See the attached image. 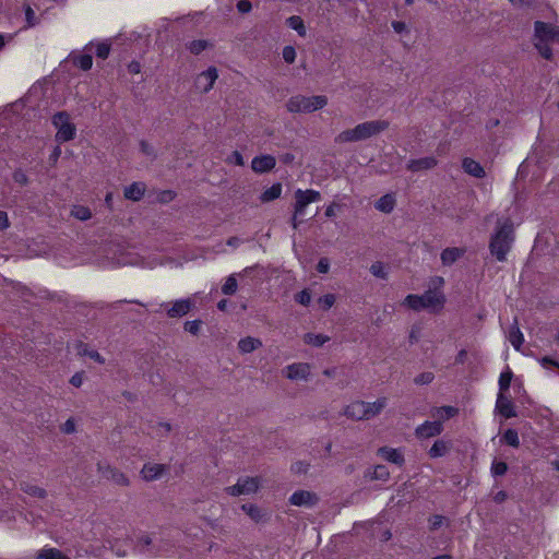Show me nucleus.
<instances>
[{
  "label": "nucleus",
  "instance_id": "9",
  "mask_svg": "<svg viewBox=\"0 0 559 559\" xmlns=\"http://www.w3.org/2000/svg\"><path fill=\"white\" fill-rule=\"evenodd\" d=\"M259 478L258 477H243L239 478L237 484L234 486H229L226 488V491L230 496H241V495H250L258 490L259 488Z\"/></svg>",
  "mask_w": 559,
  "mask_h": 559
},
{
  "label": "nucleus",
  "instance_id": "56",
  "mask_svg": "<svg viewBox=\"0 0 559 559\" xmlns=\"http://www.w3.org/2000/svg\"><path fill=\"white\" fill-rule=\"evenodd\" d=\"M229 162L234 163L238 166H243V164H245L243 157L238 151H234L231 153V155L229 156Z\"/></svg>",
  "mask_w": 559,
  "mask_h": 559
},
{
  "label": "nucleus",
  "instance_id": "42",
  "mask_svg": "<svg viewBox=\"0 0 559 559\" xmlns=\"http://www.w3.org/2000/svg\"><path fill=\"white\" fill-rule=\"evenodd\" d=\"M241 509L255 522H259L263 516L260 508H258L254 504H251V503L242 504Z\"/></svg>",
  "mask_w": 559,
  "mask_h": 559
},
{
  "label": "nucleus",
  "instance_id": "2",
  "mask_svg": "<svg viewBox=\"0 0 559 559\" xmlns=\"http://www.w3.org/2000/svg\"><path fill=\"white\" fill-rule=\"evenodd\" d=\"M514 241V229L512 222L507 218L498 222L495 234L489 242L490 253L500 262L507 260V254L511 250Z\"/></svg>",
  "mask_w": 559,
  "mask_h": 559
},
{
  "label": "nucleus",
  "instance_id": "19",
  "mask_svg": "<svg viewBox=\"0 0 559 559\" xmlns=\"http://www.w3.org/2000/svg\"><path fill=\"white\" fill-rule=\"evenodd\" d=\"M165 471L166 466L163 464L147 463L141 469V476L146 481H153L160 478Z\"/></svg>",
  "mask_w": 559,
  "mask_h": 559
},
{
  "label": "nucleus",
  "instance_id": "24",
  "mask_svg": "<svg viewBox=\"0 0 559 559\" xmlns=\"http://www.w3.org/2000/svg\"><path fill=\"white\" fill-rule=\"evenodd\" d=\"M465 253L464 249L452 247L445 248L440 255L443 265L450 266L455 263Z\"/></svg>",
  "mask_w": 559,
  "mask_h": 559
},
{
  "label": "nucleus",
  "instance_id": "53",
  "mask_svg": "<svg viewBox=\"0 0 559 559\" xmlns=\"http://www.w3.org/2000/svg\"><path fill=\"white\" fill-rule=\"evenodd\" d=\"M508 471V465L504 462H493L491 472L496 476H502Z\"/></svg>",
  "mask_w": 559,
  "mask_h": 559
},
{
  "label": "nucleus",
  "instance_id": "31",
  "mask_svg": "<svg viewBox=\"0 0 559 559\" xmlns=\"http://www.w3.org/2000/svg\"><path fill=\"white\" fill-rule=\"evenodd\" d=\"M34 559H71L64 555L61 550L53 547H45L39 550Z\"/></svg>",
  "mask_w": 559,
  "mask_h": 559
},
{
  "label": "nucleus",
  "instance_id": "17",
  "mask_svg": "<svg viewBox=\"0 0 559 559\" xmlns=\"http://www.w3.org/2000/svg\"><path fill=\"white\" fill-rule=\"evenodd\" d=\"M496 411L504 418L516 416L515 406L503 393H499L496 402Z\"/></svg>",
  "mask_w": 559,
  "mask_h": 559
},
{
  "label": "nucleus",
  "instance_id": "15",
  "mask_svg": "<svg viewBox=\"0 0 559 559\" xmlns=\"http://www.w3.org/2000/svg\"><path fill=\"white\" fill-rule=\"evenodd\" d=\"M275 157L269 154L255 156L251 162V168L257 174L269 173L275 167Z\"/></svg>",
  "mask_w": 559,
  "mask_h": 559
},
{
  "label": "nucleus",
  "instance_id": "13",
  "mask_svg": "<svg viewBox=\"0 0 559 559\" xmlns=\"http://www.w3.org/2000/svg\"><path fill=\"white\" fill-rule=\"evenodd\" d=\"M160 307L166 310V313L169 318H181L191 310L193 302L191 299L187 298L176 300L171 305L163 304Z\"/></svg>",
  "mask_w": 559,
  "mask_h": 559
},
{
  "label": "nucleus",
  "instance_id": "11",
  "mask_svg": "<svg viewBox=\"0 0 559 559\" xmlns=\"http://www.w3.org/2000/svg\"><path fill=\"white\" fill-rule=\"evenodd\" d=\"M131 550L146 556H156L158 551L152 544V539L146 534H139L135 539L131 538Z\"/></svg>",
  "mask_w": 559,
  "mask_h": 559
},
{
  "label": "nucleus",
  "instance_id": "64",
  "mask_svg": "<svg viewBox=\"0 0 559 559\" xmlns=\"http://www.w3.org/2000/svg\"><path fill=\"white\" fill-rule=\"evenodd\" d=\"M295 159L294 154L292 153H284L280 156V160L284 164H292Z\"/></svg>",
  "mask_w": 559,
  "mask_h": 559
},
{
  "label": "nucleus",
  "instance_id": "37",
  "mask_svg": "<svg viewBox=\"0 0 559 559\" xmlns=\"http://www.w3.org/2000/svg\"><path fill=\"white\" fill-rule=\"evenodd\" d=\"M212 45L209 40H205V39H195V40H192L190 41L188 45H187V49L198 56L200 55L201 52H203L204 50H206L207 48H210Z\"/></svg>",
  "mask_w": 559,
  "mask_h": 559
},
{
  "label": "nucleus",
  "instance_id": "6",
  "mask_svg": "<svg viewBox=\"0 0 559 559\" xmlns=\"http://www.w3.org/2000/svg\"><path fill=\"white\" fill-rule=\"evenodd\" d=\"M321 200V193L317 190L307 189L301 190L297 189L295 191V204H294V216H293V227L296 229L300 222H298V217L304 216L306 207L310 203L319 202Z\"/></svg>",
  "mask_w": 559,
  "mask_h": 559
},
{
  "label": "nucleus",
  "instance_id": "30",
  "mask_svg": "<svg viewBox=\"0 0 559 559\" xmlns=\"http://www.w3.org/2000/svg\"><path fill=\"white\" fill-rule=\"evenodd\" d=\"M145 192V185L142 182H133L124 189V198L131 201H139Z\"/></svg>",
  "mask_w": 559,
  "mask_h": 559
},
{
  "label": "nucleus",
  "instance_id": "25",
  "mask_svg": "<svg viewBox=\"0 0 559 559\" xmlns=\"http://www.w3.org/2000/svg\"><path fill=\"white\" fill-rule=\"evenodd\" d=\"M459 414V408L454 406H441L433 407L430 411L431 417L436 418V420H440L443 423L447 419L453 418Z\"/></svg>",
  "mask_w": 559,
  "mask_h": 559
},
{
  "label": "nucleus",
  "instance_id": "27",
  "mask_svg": "<svg viewBox=\"0 0 559 559\" xmlns=\"http://www.w3.org/2000/svg\"><path fill=\"white\" fill-rule=\"evenodd\" d=\"M388 404L386 397H379L377 401L365 402L366 420L379 415Z\"/></svg>",
  "mask_w": 559,
  "mask_h": 559
},
{
  "label": "nucleus",
  "instance_id": "8",
  "mask_svg": "<svg viewBox=\"0 0 559 559\" xmlns=\"http://www.w3.org/2000/svg\"><path fill=\"white\" fill-rule=\"evenodd\" d=\"M97 472L103 478L110 480L118 486L126 487L130 484L126 474L107 463L99 462L97 464Z\"/></svg>",
  "mask_w": 559,
  "mask_h": 559
},
{
  "label": "nucleus",
  "instance_id": "58",
  "mask_svg": "<svg viewBox=\"0 0 559 559\" xmlns=\"http://www.w3.org/2000/svg\"><path fill=\"white\" fill-rule=\"evenodd\" d=\"M13 178L15 182L20 185H26L27 183V176L22 170H16L13 175Z\"/></svg>",
  "mask_w": 559,
  "mask_h": 559
},
{
  "label": "nucleus",
  "instance_id": "46",
  "mask_svg": "<svg viewBox=\"0 0 559 559\" xmlns=\"http://www.w3.org/2000/svg\"><path fill=\"white\" fill-rule=\"evenodd\" d=\"M95 53L100 59H106L109 56L110 52V44L108 41H100L96 45Z\"/></svg>",
  "mask_w": 559,
  "mask_h": 559
},
{
  "label": "nucleus",
  "instance_id": "29",
  "mask_svg": "<svg viewBox=\"0 0 559 559\" xmlns=\"http://www.w3.org/2000/svg\"><path fill=\"white\" fill-rule=\"evenodd\" d=\"M110 548L118 557H124L132 551L131 538H117L114 542H110Z\"/></svg>",
  "mask_w": 559,
  "mask_h": 559
},
{
  "label": "nucleus",
  "instance_id": "47",
  "mask_svg": "<svg viewBox=\"0 0 559 559\" xmlns=\"http://www.w3.org/2000/svg\"><path fill=\"white\" fill-rule=\"evenodd\" d=\"M335 295L333 294H326L319 298L318 302L319 305L324 309L328 310L333 307L335 304Z\"/></svg>",
  "mask_w": 559,
  "mask_h": 559
},
{
  "label": "nucleus",
  "instance_id": "33",
  "mask_svg": "<svg viewBox=\"0 0 559 559\" xmlns=\"http://www.w3.org/2000/svg\"><path fill=\"white\" fill-rule=\"evenodd\" d=\"M71 58L73 64L83 71L90 70L93 66V59L90 53L71 56Z\"/></svg>",
  "mask_w": 559,
  "mask_h": 559
},
{
  "label": "nucleus",
  "instance_id": "12",
  "mask_svg": "<svg viewBox=\"0 0 559 559\" xmlns=\"http://www.w3.org/2000/svg\"><path fill=\"white\" fill-rule=\"evenodd\" d=\"M218 78V71L215 67H210L201 72L195 80V86L202 93H209Z\"/></svg>",
  "mask_w": 559,
  "mask_h": 559
},
{
  "label": "nucleus",
  "instance_id": "55",
  "mask_svg": "<svg viewBox=\"0 0 559 559\" xmlns=\"http://www.w3.org/2000/svg\"><path fill=\"white\" fill-rule=\"evenodd\" d=\"M330 270V261L328 258H321L317 264V271L319 273H328Z\"/></svg>",
  "mask_w": 559,
  "mask_h": 559
},
{
  "label": "nucleus",
  "instance_id": "16",
  "mask_svg": "<svg viewBox=\"0 0 559 559\" xmlns=\"http://www.w3.org/2000/svg\"><path fill=\"white\" fill-rule=\"evenodd\" d=\"M289 502L297 507H312L318 502V497L313 492L298 490L290 496Z\"/></svg>",
  "mask_w": 559,
  "mask_h": 559
},
{
  "label": "nucleus",
  "instance_id": "44",
  "mask_svg": "<svg viewBox=\"0 0 559 559\" xmlns=\"http://www.w3.org/2000/svg\"><path fill=\"white\" fill-rule=\"evenodd\" d=\"M370 273L378 278L386 280L388 272L385 271V266L382 262H374L370 266Z\"/></svg>",
  "mask_w": 559,
  "mask_h": 559
},
{
  "label": "nucleus",
  "instance_id": "5",
  "mask_svg": "<svg viewBox=\"0 0 559 559\" xmlns=\"http://www.w3.org/2000/svg\"><path fill=\"white\" fill-rule=\"evenodd\" d=\"M328 102L329 99L325 95H295L287 100L286 108L289 112L294 114H310L324 108Z\"/></svg>",
  "mask_w": 559,
  "mask_h": 559
},
{
  "label": "nucleus",
  "instance_id": "35",
  "mask_svg": "<svg viewBox=\"0 0 559 559\" xmlns=\"http://www.w3.org/2000/svg\"><path fill=\"white\" fill-rule=\"evenodd\" d=\"M21 490L24 491L25 493L32 496V497H36V498H40V499H44L46 498L47 496V492L44 488L41 487H38L36 485H33V484H29V483H21Z\"/></svg>",
  "mask_w": 559,
  "mask_h": 559
},
{
  "label": "nucleus",
  "instance_id": "10",
  "mask_svg": "<svg viewBox=\"0 0 559 559\" xmlns=\"http://www.w3.org/2000/svg\"><path fill=\"white\" fill-rule=\"evenodd\" d=\"M443 424L440 420L425 421L415 429V437L419 440L429 439L441 435Z\"/></svg>",
  "mask_w": 559,
  "mask_h": 559
},
{
  "label": "nucleus",
  "instance_id": "23",
  "mask_svg": "<svg viewBox=\"0 0 559 559\" xmlns=\"http://www.w3.org/2000/svg\"><path fill=\"white\" fill-rule=\"evenodd\" d=\"M462 168L466 174L475 178H484L486 175L484 167L478 162L469 157H465L463 159Z\"/></svg>",
  "mask_w": 559,
  "mask_h": 559
},
{
  "label": "nucleus",
  "instance_id": "26",
  "mask_svg": "<svg viewBox=\"0 0 559 559\" xmlns=\"http://www.w3.org/2000/svg\"><path fill=\"white\" fill-rule=\"evenodd\" d=\"M451 441L438 439L435 441L432 447L429 449L428 454L431 459L442 457L451 450Z\"/></svg>",
  "mask_w": 559,
  "mask_h": 559
},
{
  "label": "nucleus",
  "instance_id": "1",
  "mask_svg": "<svg viewBox=\"0 0 559 559\" xmlns=\"http://www.w3.org/2000/svg\"><path fill=\"white\" fill-rule=\"evenodd\" d=\"M386 120H370L358 123L352 129H346L335 136V143L344 144L368 140L380 134L389 128Z\"/></svg>",
  "mask_w": 559,
  "mask_h": 559
},
{
  "label": "nucleus",
  "instance_id": "39",
  "mask_svg": "<svg viewBox=\"0 0 559 559\" xmlns=\"http://www.w3.org/2000/svg\"><path fill=\"white\" fill-rule=\"evenodd\" d=\"M512 377H513V373L509 368L506 371L500 373L499 381H498L500 393H503L509 390L511 381H512Z\"/></svg>",
  "mask_w": 559,
  "mask_h": 559
},
{
  "label": "nucleus",
  "instance_id": "18",
  "mask_svg": "<svg viewBox=\"0 0 559 559\" xmlns=\"http://www.w3.org/2000/svg\"><path fill=\"white\" fill-rule=\"evenodd\" d=\"M378 455H380L386 462L395 464L400 467L405 463L404 454L400 449L382 447L378 450Z\"/></svg>",
  "mask_w": 559,
  "mask_h": 559
},
{
  "label": "nucleus",
  "instance_id": "43",
  "mask_svg": "<svg viewBox=\"0 0 559 559\" xmlns=\"http://www.w3.org/2000/svg\"><path fill=\"white\" fill-rule=\"evenodd\" d=\"M238 284L235 275H229L224 285L222 286V293L224 295H234L237 290Z\"/></svg>",
  "mask_w": 559,
  "mask_h": 559
},
{
  "label": "nucleus",
  "instance_id": "60",
  "mask_svg": "<svg viewBox=\"0 0 559 559\" xmlns=\"http://www.w3.org/2000/svg\"><path fill=\"white\" fill-rule=\"evenodd\" d=\"M141 151L148 156H154L153 146L144 141L141 142Z\"/></svg>",
  "mask_w": 559,
  "mask_h": 559
},
{
  "label": "nucleus",
  "instance_id": "51",
  "mask_svg": "<svg viewBox=\"0 0 559 559\" xmlns=\"http://www.w3.org/2000/svg\"><path fill=\"white\" fill-rule=\"evenodd\" d=\"M201 323L202 322L200 320L187 321L185 323V330L193 335H197L200 332Z\"/></svg>",
  "mask_w": 559,
  "mask_h": 559
},
{
  "label": "nucleus",
  "instance_id": "49",
  "mask_svg": "<svg viewBox=\"0 0 559 559\" xmlns=\"http://www.w3.org/2000/svg\"><path fill=\"white\" fill-rule=\"evenodd\" d=\"M295 300L302 306H308L311 301V295L308 289H304L295 296Z\"/></svg>",
  "mask_w": 559,
  "mask_h": 559
},
{
  "label": "nucleus",
  "instance_id": "40",
  "mask_svg": "<svg viewBox=\"0 0 559 559\" xmlns=\"http://www.w3.org/2000/svg\"><path fill=\"white\" fill-rule=\"evenodd\" d=\"M71 215L80 221H87L92 217V212L86 206L75 205L71 210Z\"/></svg>",
  "mask_w": 559,
  "mask_h": 559
},
{
  "label": "nucleus",
  "instance_id": "45",
  "mask_svg": "<svg viewBox=\"0 0 559 559\" xmlns=\"http://www.w3.org/2000/svg\"><path fill=\"white\" fill-rule=\"evenodd\" d=\"M371 477H372V479H378V480L385 481L390 477V472L386 468V466H384V465H377L373 468V473H372Z\"/></svg>",
  "mask_w": 559,
  "mask_h": 559
},
{
  "label": "nucleus",
  "instance_id": "34",
  "mask_svg": "<svg viewBox=\"0 0 559 559\" xmlns=\"http://www.w3.org/2000/svg\"><path fill=\"white\" fill-rule=\"evenodd\" d=\"M282 194V185L281 183H274L272 187L266 189L262 192L260 200L262 202H271L273 200H276Z\"/></svg>",
  "mask_w": 559,
  "mask_h": 559
},
{
  "label": "nucleus",
  "instance_id": "20",
  "mask_svg": "<svg viewBox=\"0 0 559 559\" xmlns=\"http://www.w3.org/2000/svg\"><path fill=\"white\" fill-rule=\"evenodd\" d=\"M438 164L437 159L432 156L421 157L417 159L408 160L406 167L409 171L418 173L421 170H428L436 167Z\"/></svg>",
  "mask_w": 559,
  "mask_h": 559
},
{
  "label": "nucleus",
  "instance_id": "48",
  "mask_svg": "<svg viewBox=\"0 0 559 559\" xmlns=\"http://www.w3.org/2000/svg\"><path fill=\"white\" fill-rule=\"evenodd\" d=\"M435 379V376L432 372H423L420 374H418L417 377H415L414 379V382L418 385H425V384H429L433 381Z\"/></svg>",
  "mask_w": 559,
  "mask_h": 559
},
{
  "label": "nucleus",
  "instance_id": "32",
  "mask_svg": "<svg viewBox=\"0 0 559 559\" xmlns=\"http://www.w3.org/2000/svg\"><path fill=\"white\" fill-rule=\"evenodd\" d=\"M376 209L383 213H391L395 206V198L392 194H385L376 202Z\"/></svg>",
  "mask_w": 559,
  "mask_h": 559
},
{
  "label": "nucleus",
  "instance_id": "36",
  "mask_svg": "<svg viewBox=\"0 0 559 559\" xmlns=\"http://www.w3.org/2000/svg\"><path fill=\"white\" fill-rule=\"evenodd\" d=\"M329 341L330 337L323 334L307 333L304 336V342L314 347H320Z\"/></svg>",
  "mask_w": 559,
  "mask_h": 559
},
{
  "label": "nucleus",
  "instance_id": "22",
  "mask_svg": "<svg viewBox=\"0 0 559 559\" xmlns=\"http://www.w3.org/2000/svg\"><path fill=\"white\" fill-rule=\"evenodd\" d=\"M507 337L511 345L514 347V349L520 350L521 346L524 343V335L519 328L516 318H514L513 323L509 328Z\"/></svg>",
  "mask_w": 559,
  "mask_h": 559
},
{
  "label": "nucleus",
  "instance_id": "54",
  "mask_svg": "<svg viewBox=\"0 0 559 559\" xmlns=\"http://www.w3.org/2000/svg\"><path fill=\"white\" fill-rule=\"evenodd\" d=\"M237 10L242 14L249 13L252 10V4L249 0H239L237 3Z\"/></svg>",
  "mask_w": 559,
  "mask_h": 559
},
{
  "label": "nucleus",
  "instance_id": "52",
  "mask_svg": "<svg viewBox=\"0 0 559 559\" xmlns=\"http://www.w3.org/2000/svg\"><path fill=\"white\" fill-rule=\"evenodd\" d=\"M25 19H26L27 27H33L37 24L36 14L29 5L25 7Z\"/></svg>",
  "mask_w": 559,
  "mask_h": 559
},
{
  "label": "nucleus",
  "instance_id": "57",
  "mask_svg": "<svg viewBox=\"0 0 559 559\" xmlns=\"http://www.w3.org/2000/svg\"><path fill=\"white\" fill-rule=\"evenodd\" d=\"M70 383L75 388H80L83 383V372L74 373L70 379Z\"/></svg>",
  "mask_w": 559,
  "mask_h": 559
},
{
  "label": "nucleus",
  "instance_id": "59",
  "mask_svg": "<svg viewBox=\"0 0 559 559\" xmlns=\"http://www.w3.org/2000/svg\"><path fill=\"white\" fill-rule=\"evenodd\" d=\"M62 431H63L64 433H72V432H74V431H75V423H74V420H73V419H71V418H70V419H68V420L63 424V426H62Z\"/></svg>",
  "mask_w": 559,
  "mask_h": 559
},
{
  "label": "nucleus",
  "instance_id": "38",
  "mask_svg": "<svg viewBox=\"0 0 559 559\" xmlns=\"http://www.w3.org/2000/svg\"><path fill=\"white\" fill-rule=\"evenodd\" d=\"M286 23L290 28L295 29L299 36H301V37L306 36L307 29H306L305 23L300 16L293 15L287 19Z\"/></svg>",
  "mask_w": 559,
  "mask_h": 559
},
{
  "label": "nucleus",
  "instance_id": "21",
  "mask_svg": "<svg viewBox=\"0 0 559 559\" xmlns=\"http://www.w3.org/2000/svg\"><path fill=\"white\" fill-rule=\"evenodd\" d=\"M343 414L354 420H366V409L364 401H355L348 404Z\"/></svg>",
  "mask_w": 559,
  "mask_h": 559
},
{
  "label": "nucleus",
  "instance_id": "62",
  "mask_svg": "<svg viewBox=\"0 0 559 559\" xmlns=\"http://www.w3.org/2000/svg\"><path fill=\"white\" fill-rule=\"evenodd\" d=\"M8 227H9L8 214L4 211H0V229H5Z\"/></svg>",
  "mask_w": 559,
  "mask_h": 559
},
{
  "label": "nucleus",
  "instance_id": "61",
  "mask_svg": "<svg viewBox=\"0 0 559 559\" xmlns=\"http://www.w3.org/2000/svg\"><path fill=\"white\" fill-rule=\"evenodd\" d=\"M443 522V516L441 515H433L431 519H430V525H431V528L436 530L438 528Z\"/></svg>",
  "mask_w": 559,
  "mask_h": 559
},
{
  "label": "nucleus",
  "instance_id": "4",
  "mask_svg": "<svg viewBox=\"0 0 559 559\" xmlns=\"http://www.w3.org/2000/svg\"><path fill=\"white\" fill-rule=\"evenodd\" d=\"M444 302L445 298L441 292L429 289L423 295H407L403 305L415 311L427 309L431 312H438L443 308Z\"/></svg>",
  "mask_w": 559,
  "mask_h": 559
},
{
  "label": "nucleus",
  "instance_id": "50",
  "mask_svg": "<svg viewBox=\"0 0 559 559\" xmlns=\"http://www.w3.org/2000/svg\"><path fill=\"white\" fill-rule=\"evenodd\" d=\"M283 59L287 63H293L296 59V50L293 46H285L283 48Z\"/></svg>",
  "mask_w": 559,
  "mask_h": 559
},
{
  "label": "nucleus",
  "instance_id": "63",
  "mask_svg": "<svg viewBox=\"0 0 559 559\" xmlns=\"http://www.w3.org/2000/svg\"><path fill=\"white\" fill-rule=\"evenodd\" d=\"M128 70L130 73L138 74L141 71V64L138 61H132L128 64Z\"/></svg>",
  "mask_w": 559,
  "mask_h": 559
},
{
  "label": "nucleus",
  "instance_id": "7",
  "mask_svg": "<svg viewBox=\"0 0 559 559\" xmlns=\"http://www.w3.org/2000/svg\"><path fill=\"white\" fill-rule=\"evenodd\" d=\"M52 123L57 128V141L67 142L74 138L75 126L70 122V117L67 112H57L52 118Z\"/></svg>",
  "mask_w": 559,
  "mask_h": 559
},
{
  "label": "nucleus",
  "instance_id": "14",
  "mask_svg": "<svg viewBox=\"0 0 559 559\" xmlns=\"http://www.w3.org/2000/svg\"><path fill=\"white\" fill-rule=\"evenodd\" d=\"M283 371L289 380H308L311 373V366L307 362H294L288 365Z\"/></svg>",
  "mask_w": 559,
  "mask_h": 559
},
{
  "label": "nucleus",
  "instance_id": "3",
  "mask_svg": "<svg viewBox=\"0 0 559 559\" xmlns=\"http://www.w3.org/2000/svg\"><path fill=\"white\" fill-rule=\"evenodd\" d=\"M534 47L546 60L552 59L551 44H559V27L551 23L536 21L534 23Z\"/></svg>",
  "mask_w": 559,
  "mask_h": 559
},
{
  "label": "nucleus",
  "instance_id": "28",
  "mask_svg": "<svg viewBox=\"0 0 559 559\" xmlns=\"http://www.w3.org/2000/svg\"><path fill=\"white\" fill-rule=\"evenodd\" d=\"M262 346V342L259 338L247 336L238 342V349L241 354H249L253 350L260 348Z\"/></svg>",
  "mask_w": 559,
  "mask_h": 559
},
{
  "label": "nucleus",
  "instance_id": "41",
  "mask_svg": "<svg viewBox=\"0 0 559 559\" xmlns=\"http://www.w3.org/2000/svg\"><path fill=\"white\" fill-rule=\"evenodd\" d=\"M502 440L513 448H518L520 445L519 435L514 429H507L502 436Z\"/></svg>",
  "mask_w": 559,
  "mask_h": 559
}]
</instances>
